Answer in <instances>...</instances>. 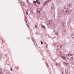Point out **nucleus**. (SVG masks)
Segmentation results:
<instances>
[{"instance_id":"obj_1","label":"nucleus","mask_w":74,"mask_h":74,"mask_svg":"<svg viewBox=\"0 0 74 74\" xmlns=\"http://www.w3.org/2000/svg\"><path fill=\"white\" fill-rule=\"evenodd\" d=\"M73 11V8L71 9H69L67 8H65L63 10V12L64 14L69 15Z\"/></svg>"},{"instance_id":"obj_2","label":"nucleus","mask_w":74,"mask_h":74,"mask_svg":"<svg viewBox=\"0 0 74 74\" xmlns=\"http://www.w3.org/2000/svg\"><path fill=\"white\" fill-rule=\"evenodd\" d=\"M66 58L68 59H73V55L70 53L67 54L66 56Z\"/></svg>"},{"instance_id":"obj_3","label":"nucleus","mask_w":74,"mask_h":74,"mask_svg":"<svg viewBox=\"0 0 74 74\" xmlns=\"http://www.w3.org/2000/svg\"><path fill=\"white\" fill-rule=\"evenodd\" d=\"M62 45L58 43L57 44V46L56 48V52L57 53H58L60 51V48H61Z\"/></svg>"},{"instance_id":"obj_4","label":"nucleus","mask_w":74,"mask_h":74,"mask_svg":"<svg viewBox=\"0 0 74 74\" xmlns=\"http://www.w3.org/2000/svg\"><path fill=\"white\" fill-rule=\"evenodd\" d=\"M58 12V17L59 18H60L62 15V12L59 10L58 9L57 10Z\"/></svg>"},{"instance_id":"obj_5","label":"nucleus","mask_w":74,"mask_h":74,"mask_svg":"<svg viewBox=\"0 0 74 74\" xmlns=\"http://www.w3.org/2000/svg\"><path fill=\"white\" fill-rule=\"evenodd\" d=\"M60 25L61 26H62V27H64V25H65V22L64 21L62 20L61 21V22L60 23Z\"/></svg>"},{"instance_id":"obj_6","label":"nucleus","mask_w":74,"mask_h":74,"mask_svg":"<svg viewBox=\"0 0 74 74\" xmlns=\"http://www.w3.org/2000/svg\"><path fill=\"white\" fill-rule=\"evenodd\" d=\"M72 5L73 3H68L67 5V6L68 8H70L72 7Z\"/></svg>"},{"instance_id":"obj_7","label":"nucleus","mask_w":74,"mask_h":74,"mask_svg":"<svg viewBox=\"0 0 74 74\" xmlns=\"http://www.w3.org/2000/svg\"><path fill=\"white\" fill-rule=\"evenodd\" d=\"M66 29H63L62 32V34L63 36H64V34L66 33Z\"/></svg>"},{"instance_id":"obj_8","label":"nucleus","mask_w":74,"mask_h":74,"mask_svg":"<svg viewBox=\"0 0 74 74\" xmlns=\"http://www.w3.org/2000/svg\"><path fill=\"white\" fill-rule=\"evenodd\" d=\"M42 10V9L40 8H38V9L37 10V11L36 12V13L38 14H40V12Z\"/></svg>"},{"instance_id":"obj_9","label":"nucleus","mask_w":74,"mask_h":74,"mask_svg":"<svg viewBox=\"0 0 74 74\" xmlns=\"http://www.w3.org/2000/svg\"><path fill=\"white\" fill-rule=\"evenodd\" d=\"M68 28H69V29H72V27L71 26L70 23L68 24Z\"/></svg>"},{"instance_id":"obj_10","label":"nucleus","mask_w":74,"mask_h":74,"mask_svg":"<svg viewBox=\"0 0 74 74\" xmlns=\"http://www.w3.org/2000/svg\"><path fill=\"white\" fill-rule=\"evenodd\" d=\"M55 36H57V37L58 36H59V34L58 33V32H55Z\"/></svg>"},{"instance_id":"obj_11","label":"nucleus","mask_w":74,"mask_h":74,"mask_svg":"<svg viewBox=\"0 0 74 74\" xmlns=\"http://www.w3.org/2000/svg\"><path fill=\"white\" fill-rule=\"evenodd\" d=\"M64 64L65 66H69V63H68L66 62Z\"/></svg>"},{"instance_id":"obj_12","label":"nucleus","mask_w":74,"mask_h":74,"mask_svg":"<svg viewBox=\"0 0 74 74\" xmlns=\"http://www.w3.org/2000/svg\"><path fill=\"white\" fill-rule=\"evenodd\" d=\"M48 1H49V0L47 1H46L45 2L44 4H43V5H45V4H47L48 3Z\"/></svg>"},{"instance_id":"obj_13","label":"nucleus","mask_w":74,"mask_h":74,"mask_svg":"<svg viewBox=\"0 0 74 74\" xmlns=\"http://www.w3.org/2000/svg\"><path fill=\"white\" fill-rule=\"evenodd\" d=\"M25 23H27V18H26V16H25Z\"/></svg>"},{"instance_id":"obj_14","label":"nucleus","mask_w":74,"mask_h":74,"mask_svg":"<svg viewBox=\"0 0 74 74\" xmlns=\"http://www.w3.org/2000/svg\"><path fill=\"white\" fill-rule=\"evenodd\" d=\"M52 7H51V10H53V8H54V5H53H53H52Z\"/></svg>"},{"instance_id":"obj_15","label":"nucleus","mask_w":74,"mask_h":74,"mask_svg":"<svg viewBox=\"0 0 74 74\" xmlns=\"http://www.w3.org/2000/svg\"><path fill=\"white\" fill-rule=\"evenodd\" d=\"M61 58H62V59H64L65 60H66V58H65V57H64V56H62Z\"/></svg>"},{"instance_id":"obj_16","label":"nucleus","mask_w":74,"mask_h":74,"mask_svg":"<svg viewBox=\"0 0 74 74\" xmlns=\"http://www.w3.org/2000/svg\"><path fill=\"white\" fill-rule=\"evenodd\" d=\"M71 19H70L68 21V23H71Z\"/></svg>"},{"instance_id":"obj_17","label":"nucleus","mask_w":74,"mask_h":74,"mask_svg":"<svg viewBox=\"0 0 74 74\" xmlns=\"http://www.w3.org/2000/svg\"><path fill=\"white\" fill-rule=\"evenodd\" d=\"M36 1H34V3L36 4L37 3V2H38V1H39V0H36Z\"/></svg>"},{"instance_id":"obj_18","label":"nucleus","mask_w":74,"mask_h":74,"mask_svg":"<svg viewBox=\"0 0 74 74\" xmlns=\"http://www.w3.org/2000/svg\"><path fill=\"white\" fill-rule=\"evenodd\" d=\"M56 27V24H54L53 26V28H55Z\"/></svg>"},{"instance_id":"obj_19","label":"nucleus","mask_w":74,"mask_h":74,"mask_svg":"<svg viewBox=\"0 0 74 74\" xmlns=\"http://www.w3.org/2000/svg\"><path fill=\"white\" fill-rule=\"evenodd\" d=\"M71 36L72 38H74V33H72L71 35Z\"/></svg>"},{"instance_id":"obj_20","label":"nucleus","mask_w":74,"mask_h":74,"mask_svg":"<svg viewBox=\"0 0 74 74\" xmlns=\"http://www.w3.org/2000/svg\"><path fill=\"white\" fill-rule=\"evenodd\" d=\"M21 4L23 6V5H25V3H23V2H21Z\"/></svg>"},{"instance_id":"obj_21","label":"nucleus","mask_w":74,"mask_h":74,"mask_svg":"<svg viewBox=\"0 0 74 74\" xmlns=\"http://www.w3.org/2000/svg\"><path fill=\"white\" fill-rule=\"evenodd\" d=\"M0 60H1V55L0 53Z\"/></svg>"},{"instance_id":"obj_22","label":"nucleus","mask_w":74,"mask_h":74,"mask_svg":"<svg viewBox=\"0 0 74 74\" xmlns=\"http://www.w3.org/2000/svg\"><path fill=\"white\" fill-rule=\"evenodd\" d=\"M37 4H40V1H38L37 2Z\"/></svg>"},{"instance_id":"obj_23","label":"nucleus","mask_w":74,"mask_h":74,"mask_svg":"<svg viewBox=\"0 0 74 74\" xmlns=\"http://www.w3.org/2000/svg\"><path fill=\"white\" fill-rule=\"evenodd\" d=\"M54 45L55 47H57V46L56 45V43H54Z\"/></svg>"},{"instance_id":"obj_24","label":"nucleus","mask_w":74,"mask_h":74,"mask_svg":"<svg viewBox=\"0 0 74 74\" xmlns=\"http://www.w3.org/2000/svg\"><path fill=\"white\" fill-rule=\"evenodd\" d=\"M46 66L47 67H48V65H47L48 64L47 63H46Z\"/></svg>"},{"instance_id":"obj_25","label":"nucleus","mask_w":74,"mask_h":74,"mask_svg":"<svg viewBox=\"0 0 74 74\" xmlns=\"http://www.w3.org/2000/svg\"><path fill=\"white\" fill-rule=\"evenodd\" d=\"M56 65L57 66H59V64L57 63V64H56Z\"/></svg>"},{"instance_id":"obj_26","label":"nucleus","mask_w":74,"mask_h":74,"mask_svg":"<svg viewBox=\"0 0 74 74\" xmlns=\"http://www.w3.org/2000/svg\"><path fill=\"white\" fill-rule=\"evenodd\" d=\"M42 27H43L45 29V26L42 25Z\"/></svg>"},{"instance_id":"obj_27","label":"nucleus","mask_w":74,"mask_h":74,"mask_svg":"<svg viewBox=\"0 0 74 74\" xmlns=\"http://www.w3.org/2000/svg\"><path fill=\"white\" fill-rule=\"evenodd\" d=\"M41 44H43V42H42V41H41Z\"/></svg>"},{"instance_id":"obj_28","label":"nucleus","mask_w":74,"mask_h":74,"mask_svg":"<svg viewBox=\"0 0 74 74\" xmlns=\"http://www.w3.org/2000/svg\"><path fill=\"white\" fill-rule=\"evenodd\" d=\"M26 14H28V13L27 12V11H26Z\"/></svg>"},{"instance_id":"obj_29","label":"nucleus","mask_w":74,"mask_h":74,"mask_svg":"<svg viewBox=\"0 0 74 74\" xmlns=\"http://www.w3.org/2000/svg\"><path fill=\"white\" fill-rule=\"evenodd\" d=\"M35 27L36 28H37V25H35Z\"/></svg>"},{"instance_id":"obj_30","label":"nucleus","mask_w":74,"mask_h":74,"mask_svg":"<svg viewBox=\"0 0 74 74\" xmlns=\"http://www.w3.org/2000/svg\"><path fill=\"white\" fill-rule=\"evenodd\" d=\"M2 41L3 42V43H4V40H2Z\"/></svg>"},{"instance_id":"obj_31","label":"nucleus","mask_w":74,"mask_h":74,"mask_svg":"<svg viewBox=\"0 0 74 74\" xmlns=\"http://www.w3.org/2000/svg\"><path fill=\"white\" fill-rule=\"evenodd\" d=\"M12 68H11V71H12Z\"/></svg>"},{"instance_id":"obj_32","label":"nucleus","mask_w":74,"mask_h":74,"mask_svg":"<svg viewBox=\"0 0 74 74\" xmlns=\"http://www.w3.org/2000/svg\"><path fill=\"white\" fill-rule=\"evenodd\" d=\"M35 6H36V7H37V5H36V3H35Z\"/></svg>"},{"instance_id":"obj_33","label":"nucleus","mask_w":74,"mask_h":74,"mask_svg":"<svg viewBox=\"0 0 74 74\" xmlns=\"http://www.w3.org/2000/svg\"><path fill=\"white\" fill-rule=\"evenodd\" d=\"M27 26H29V24H28L27 23Z\"/></svg>"},{"instance_id":"obj_34","label":"nucleus","mask_w":74,"mask_h":74,"mask_svg":"<svg viewBox=\"0 0 74 74\" xmlns=\"http://www.w3.org/2000/svg\"><path fill=\"white\" fill-rule=\"evenodd\" d=\"M5 56H7V54H5Z\"/></svg>"},{"instance_id":"obj_35","label":"nucleus","mask_w":74,"mask_h":74,"mask_svg":"<svg viewBox=\"0 0 74 74\" xmlns=\"http://www.w3.org/2000/svg\"><path fill=\"white\" fill-rule=\"evenodd\" d=\"M62 74H64L63 72H62Z\"/></svg>"},{"instance_id":"obj_36","label":"nucleus","mask_w":74,"mask_h":74,"mask_svg":"<svg viewBox=\"0 0 74 74\" xmlns=\"http://www.w3.org/2000/svg\"><path fill=\"white\" fill-rule=\"evenodd\" d=\"M50 25V23H49L48 25Z\"/></svg>"},{"instance_id":"obj_37","label":"nucleus","mask_w":74,"mask_h":74,"mask_svg":"<svg viewBox=\"0 0 74 74\" xmlns=\"http://www.w3.org/2000/svg\"><path fill=\"white\" fill-rule=\"evenodd\" d=\"M1 74H3V72H2V73H1Z\"/></svg>"},{"instance_id":"obj_38","label":"nucleus","mask_w":74,"mask_h":74,"mask_svg":"<svg viewBox=\"0 0 74 74\" xmlns=\"http://www.w3.org/2000/svg\"><path fill=\"white\" fill-rule=\"evenodd\" d=\"M47 47V45H46V47Z\"/></svg>"},{"instance_id":"obj_39","label":"nucleus","mask_w":74,"mask_h":74,"mask_svg":"<svg viewBox=\"0 0 74 74\" xmlns=\"http://www.w3.org/2000/svg\"><path fill=\"white\" fill-rule=\"evenodd\" d=\"M33 41H34V40H33Z\"/></svg>"},{"instance_id":"obj_40","label":"nucleus","mask_w":74,"mask_h":74,"mask_svg":"<svg viewBox=\"0 0 74 74\" xmlns=\"http://www.w3.org/2000/svg\"><path fill=\"white\" fill-rule=\"evenodd\" d=\"M45 44H46V43H45Z\"/></svg>"},{"instance_id":"obj_41","label":"nucleus","mask_w":74,"mask_h":74,"mask_svg":"<svg viewBox=\"0 0 74 74\" xmlns=\"http://www.w3.org/2000/svg\"><path fill=\"white\" fill-rule=\"evenodd\" d=\"M59 64H60V63H59Z\"/></svg>"},{"instance_id":"obj_42","label":"nucleus","mask_w":74,"mask_h":74,"mask_svg":"<svg viewBox=\"0 0 74 74\" xmlns=\"http://www.w3.org/2000/svg\"><path fill=\"white\" fill-rule=\"evenodd\" d=\"M0 74H1L0 73Z\"/></svg>"},{"instance_id":"obj_43","label":"nucleus","mask_w":74,"mask_h":74,"mask_svg":"<svg viewBox=\"0 0 74 74\" xmlns=\"http://www.w3.org/2000/svg\"><path fill=\"white\" fill-rule=\"evenodd\" d=\"M27 1V0H26Z\"/></svg>"}]
</instances>
